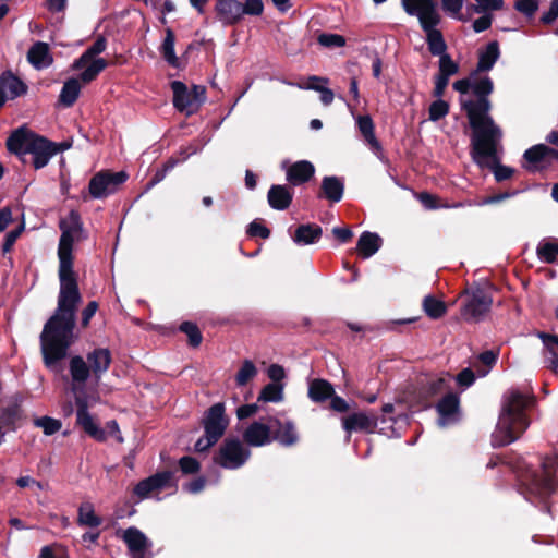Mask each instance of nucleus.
Returning a JSON list of instances; mask_svg holds the SVG:
<instances>
[{
	"label": "nucleus",
	"mask_w": 558,
	"mask_h": 558,
	"mask_svg": "<svg viewBox=\"0 0 558 558\" xmlns=\"http://www.w3.org/2000/svg\"><path fill=\"white\" fill-rule=\"evenodd\" d=\"M62 231L59 247L60 291L53 315L47 320L40 335V351L45 366L60 373L61 362L77 340L75 333L76 311L82 301L76 275L73 271V243L81 239L83 226L80 215L72 210L61 219Z\"/></svg>",
	"instance_id": "nucleus-1"
},
{
	"label": "nucleus",
	"mask_w": 558,
	"mask_h": 558,
	"mask_svg": "<svg viewBox=\"0 0 558 558\" xmlns=\"http://www.w3.org/2000/svg\"><path fill=\"white\" fill-rule=\"evenodd\" d=\"M86 359L87 362L81 355H74L69 362L70 390L77 407L76 422L90 437L104 440L105 433L95 424L88 412V407L98 399L87 395V380L92 375L96 381L101 378L110 366L111 354L108 349L98 348L89 352Z\"/></svg>",
	"instance_id": "nucleus-2"
},
{
	"label": "nucleus",
	"mask_w": 558,
	"mask_h": 558,
	"mask_svg": "<svg viewBox=\"0 0 558 558\" xmlns=\"http://www.w3.org/2000/svg\"><path fill=\"white\" fill-rule=\"evenodd\" d=\"M476 71L466 78L453 83L454 90L461 94L460 104L465 111L473 134L493 129H500L489 116L492 108L488 96L494 89L493 81L488 76L478 77Z\"/></svg>",
	"instance_id": "nucleus-3"
},
{
	"label": "nucleus",
	"mask_w": 558,
	"mask_h": 558,
	"mask_svg": "<svg viewBox=\"0 0 558 558\" xmlns=\"http://www.w3.org/2000/svg\"><path fill=\"white\" fill-rule=\"evenodd\" d=\"M532 402L526 395L512 390L505 395L502 408L495 430L492 434L494 447L514 442L530 425L524 410Z\"/></svg>",
	"instance_id": "nucleus-4"
},
{
	"label": "nucleus",
	"mask_w": 558,
	"mask_h": 558,
	"mask_svg": "<svg viewBox=\"0 0 558 558\" xmlns=\"http://www.w3.org/2000/svg\"><path fill=\"white\" fill-rule=\"evenodd\" d=\"M402 8L411 15L418 19L422 29L426 34L428 50L433 56H444L447 52V44L442 34L436 26L440 23V14L434 0H401Z\"/></svg>",
	"instance_id": "nucleus-5"
},
{
	"label": "nucleus",
	"mask_w": 558,
	"mask_h": 558,
	"mask_svg": "<svg viewBox=\"0 0 558 558\" xmlns=\"http://www.w3.org/2000/svg\"><path fill=\"white\" fill-rule=\"evenodd\" d=\"M501 136L502 132L500 129H493L492 131L481 132L472 136L473 160L478 167L490 169L498 182L510 179L513 174L512 168L499 162L497 145Z\"/></svg>",
	"instance_id": "nucleus-6"
},
{
	"label": "nucleus",
	"mask_w": 558,
	"mask_h": 558,
	"mask_svg": "<svg viewBox=\"0 0 558 558\" xmlns=\"http://www.w3.org/2000/svg\"><path fill=\"white\" fill-rule=\"evenodd\" d=\"M8 149L17 155H32L35 169H41L58 153L56 144L20 128L7 141Z\"/></svg>",
	"instance_id": "nucleus-7"
},
{
	"label": "nucleus",
	"mask_w": 558,
	"mask_h": 558,
	"mask_svg": "<svg viewBox=\"0 0 558 558\" xmlns=\"http://www.w3.org/2000/svg\"><path fill=\"white\" fill-rule=\"evenodd\" d=\"M228 424L225 404L218 402L211 405L203 418L205 435L195 442V450L203 452L214 446L225 434Z\"/></svg>",
	"instance_id": "nucleus-8"
},
{
	"label": "nucleus",
	"mask_w": 558,
	"mask_h": 558,
	"mask_svg": "<svg viewBox=\"0 0 558 558\" xmlns=\"http://www.w3.org/2000/svg\"><path fill=\"white\" fill-rule=\"evenodd\" d=\"M251 451L236 438H228L223 441L215 462L221 468L236 470L245 464Z\"/></svg>",
	"instance_id": "nucleus-9"
},
{
	"label": "nucleus",
	"mask_w": 558,
	"mask_h": 558,
	"mask_svg": "<svg viewBox=\"0 0 558 558\" xmlns=\"http://www.w3.org/2000/svg\"><path fill=\"white\" fill-rule=\"evenodd\" d=\"M128 180V173L124 171L110 172L100 171L89 181V193L93 198L100 199L116 193L120 185Z\"/></svg>",
	"instance_id": "nucleus-10"
},
{
	"label": "nucleus",
	"mask_w": 558,
	"mask_h": 558,
	"mask_svg": "<svg viewBox=\"0 0 558 558\" xmlns=\"http://www.w3.org/2000/svg\"><path fill=\"white\" fill-rule=\"evenodd\" d=\"M122 541L131 558H153L151 541L137 527L130 526L122 531Z\"/></svg>",
	"instance_id": "nucleus-11"
},
{
	"label": "nucleus",
	"mask_w": 558,
	"mask_h": 558,
	"mask_svg": "<svg viewBox=\"0 0 558 558\" xmlns=\"http://www.w3.org/2000/svg\"><path fill=\"white\" fill-rule=\"evenodd\" d=\"M175 486L173 473L163 471L138 482L133 492L140 499H146L149 498L153 493H159L166 488Z\"/></svg>",
	"instance_id": "nucleus-12"
},
{
	"label": "nucleus",
	"mask_w": 558,
	"mask_h": 558,
	"mask_svg": "<svg viewBox=\"0 0 558 558\" xmlns=\"http://www.w3.org/2000/svg\"><path fill=\"white\" fill-rule=\"evenodd\" d=\"M492 298L483 290H476L472 293L470 300L462 310V316L466 320H481L492 306Z\"/></svg>",
	"instance_id": "nucleus-13"
},
{
	"label": "nucleus",
	"mask_w": 558,
	"mask_h": 558,
	"mask_svg": "<svg viewBox=\"0 0 558 558\" xmlns=\"http://www.w3.org/2000/svg\"><path fill=\"white\" fill-rule=\"evenodd\" d=\"M272 425L262 421H254L250 424L242 436L244 441L252 447H263L272 441Z\"/></svg>",
	"instance_id": "nucleus-14"
},
{
	"label": "nucleus",
	"mask_w": 558,
	"mask_h": 558,
	"mask_svg": "<svg viewBox=\"0 0 558 558\" xmlns=\"http://www.w3.org/2000/svg\"><path fill=\"white\" fill-rule=\"evenodd\" d=\"M459 398L454 393H447L437 404L439 414L438 425L447 427L457 423L460 418Z\"/></svg>",
	"instance_id": "nucleus-15"
},
{
	"label": "nucleus",
	"mask_w": 558,
	"mask_h": 558,
	"mask_svg": "<svg viewBox=\"0 0 558 558\" xmlns=\"http://www.w3.org/2000/svg\"><path fill=\"white\" fill-rule=\"evenodd\" d=\"M551 149L545 144H537L526 149L523 157L529 163L527 170L536 171L549 166L551 163Z\"/></svg>",
	"instance_id": "nucleus-16"
},
{
	"label": "nucleus",
	"mask_w": 558,
	"mask_h": 558,
	"mask_svg": "<svg viewBox=\"0 0 558 558\" xmlns=\"http://www.w3.org/2000/svg\"><path fill=\"white\" fill-rule=\"evenodd\" d=\"M215 10L225 25L238 24L243 17L242 2L239 0H217Z\"/></svg>",
	"instance_id": "nucleus-17"
},
{
	"label": "nucleus",
	"mask_w": 558,
	"mask_h": 558,
	"mask_svg": "<svg viewBox=\"0 0 558 558\" xmlns=\"http://www.w3.org/2000/svg\"><path fill=\"white\" fill-rule=\"evenodd\" d=\"M378 425V420L363 412L353 413L342 420L343 429L350 435L352 432L372 433Z\"/></svg>",
	"instance_id": "nucleus-18"
},
{
	"label": "nucleus",
	"mask_w": 558,
	"mask_h": 558,
	"mask_svg": "<svg viewBox=\"0 0 558 558\" xmlns=\"http://www.w3.org/2000/svg\"><path fill=\"white\" fill-rule=\"evenodd\" d=\"M527 490L539 499H545L555 490L554 478L548 474L542 476L533 474L525 478Z\"/></svg>",
	"instance_id": "nucleus-19"
},
{
	"label": "nucleus",
	"mask_w": 558,
	"mask_h": 558,
	"mask_svg": "<svg viewBox=\"0 0 558 558\" xmlns=\"http://www.w3.org/2000/svg\"><path fill=\"white\" fill-rule=\"evenodd\" d=\"M171 88L173 92V105L179 111L185 112L187 116L196 112L194 102L192 101V93L184 83L173 81Z\"/></svg>",
	"instance_id": "nucleus-20"
},
{
	"label": "nucleus",
	"mask_w": 558,
	"mask_h": 558,
	"mask_svg": "<svg viewBox=\"0 0 558 558\" xmlns=\"http://www.w3.org/2000/svg\"><path fill=\"white\" fill-rule=\"evenodd\" d=\"M276 430L272 440H277L283 447H292L299 441V434L292 421L275 420Z\"/></svg>",
	"instance_id": "nucleus-21"
},
{
	"label": "nucleus",
	"mask_w": 558,
	"mask_h": 558,
	"mask_svg": "<svg viewBox=\"0 0 558 558\" xmlns=\"http://www.w3.org/2000/svg\"><path fill=\"white\" fill-rule=\"evenodd\" d=\"M323 229L315 223L300 225L293 235L292 241L299 246L312 245L319 241Z\"/></svg>",
	"instance_id": "nucleus-22"
},
{
	"label": "nucleus",
	"mask_w": 558,
	"mask_h": 558,
	"mask_svg": "<svg viewBox=\"0 0 558 558\" xmlns=\"http://www.w3.org/2000/svg\"><path fill=\"white\" fill-rule=\"evenodd\" d=\"M27 60L37 70L48 68L53 61L48 44L35 43L28 50Z\"/></svg>",
	"instance_id": "nucleus-23"
},
{
	"label": "nucleus",
	"mask_w": 558,
	"mask_h": 558,
	"mask_svg": "<svg viewBox=\"0 0 558 558\" xmlns=\"http://www.w3.org/2000/svg\"><path fill=\"white\" fill-rule=\"evenodd\" d=\"M356 125L359 131L363 135L365 142L369 145L373 153L381 158V145L375 136L374 123L369 116H359L356 118Z\"/></svg>",
	"instance_id": "nucleus-24"
},
{
	"label": "nucleus",
	"mask_w": 558,
	"mask_h": 558,
	"mask_svg": "<svg viewBox=\"0 0 558 558\" xmlns=\"http://www.w3.org/2000/svg\"><path fill=\"white\" fill-rule=\"evenodd\" d=\"M315 172V168L312 162L307 160H301L294 162L287 171V180L293 185H299L307 182Z\"/></svg>",
	"instance_id": "nucleus-25"
},
{
	"label": "nucleus",
	"mask_w": 558,
	"mask_h": 558,
	"mask_svg": "<svg viewBox=\"0 0 558 558\" xmlns=\"http://www.w3.org/2000/svg\"><path fill=\"white\" fill-rule=\"evenodd\" d=\"M267 198L271 208L284 210L292 202V193L284 185H272L268 191Z\"/></svg>",
	"instance_id": "nucleus-26"
},
{
	"label": "nucleus",
	"mask_w": 558,
	"mask_h": 558,
	"mask_svg": "<svg viewBox=\"0 0 558 558\" xmlns=\"http://www.w3.org/2000/svg\"><path fill=\"white\" fill-rule=\"evenodd\" d=\"M381 246V239L377 233L364 231L357 241V251L364 258L373 256Z\"/></svg>",
	"instance_id": "nucleus-27"
},
{
	"label": "nucleus",
	"mask_w": 558,
	"mask_h": 558,
	"mask_svg": "<svg viewBox=\"0 0 558 558\" xmlns=\"http://www.w3.org/2000/svg\"><path fill=\"white\" fill-rule=\"evenodd\" d=\"M335 393V389L330 383L325 379H313L308 384V398L313 402H324L330 399Z\"/></svg>",
	"instance_id": "nucleus-28"
},
{
	"label": "nucleus",
	"mask_w": 558,
	"mask_h": 558,
	"mask_svg": "<svg viewBox=\"0 0 558 558\" xmlns=\"http://www.w3.org/2000/svg\"><path fill=\"white\" fill-rule=\"evenodd\" d=\"M500 51L497 41L487 44L484 50L480 52L476 72H486L493 69L499 59Z\"/></svg>",
	"instance_id": "nucleus-29"
},
{
	"label": "nucleus",
	"mask_w": 558,
	"mask_h": 558,
	"mask_svg": "<svg viewBox=\"0 0 558 558\" xmlns=\"http://www.w3.org/2000/svg\"><path fill=\"white\" fill-rule=\"evenodd\" d=\"M81 93V83L78 78H70L64 82L60 95L59 102L69 108L74 105Z\"/></svg>",
	"instance_id": "nucleus-30"
},
{
	"label": "nucleus",
	"mask_w": 558,
	"mask_h": 558,
	"mask_svg": "<svg viewBox=\"0 0 558 558\" xmlns=\"http://www.w3.org/2000/svg\"><path fill=\"white\" fill-rule=\"evenodd\" d=\"M323 192L330 202L341 201L344 192L343 182L337 177H325L322 182Z\"/></svg>",
	"instance_id": "nucleus-31"
},
{
	"label": "nucleus",
	"mask_w": 558,
	"mask_h": 558,
	"mask_svg": "<svg viewBox=\"0 0 558 558\" xmlns=\"http://www.w3.org/2000/svg\"><path fill=\"white\" fill-rule=\"evenodd\" d=\"M107 41L104 37H98L95 43L87 48L84 53L74 61L72 68L74 70L83 69L92 59L106 50Z\"/></svg>",
	"instance_id": "nucleus-32"
},
{
	"label": "nucleus",
	"mask_w": 558,
	"mask_h": 558,
	"mask_svg": "<svg viewBox=\"0 0 558 558\" xmlns=\"http://www.w3.org/2000/svg\"><path fill=\"white\" fill-rule=\"evenodd\" d=\"M539 338L548 353L547 360L553 372L558 374V336L539 333Z\"/></svg>",
	"instance_id": "nucleus-33"
},
{
	"label": "nucleus",
	"mask_w": 558,
	"mask_h": 558,
	"mask_svg": "<svg viewBox=\"0 0 558 558\" xmlns=\"http://www.w3.org/2000/svg\"><path fill=\"white\" fill-rule=\"evenodd\" d=\"M175 36L171 28L166 29V36L160 47L163 59L173 68L179 66V59L174 52Z\"/></svg>",
	"instance_id": "nucleus-34"
},
{
	"label": "nucleus",
	"mask_w": 558,
	"mask_h": 558,
	"mask_svg": "<svg viewBox=\"0 0 558 558\" xmlns=\"http://www.w3.org/2000/svg\"><path fill=\"white\" fill-rule=\"evenodd\" d=\"M4 93L7 98L14 99L26 93V85L16 76L9 75L8 77H3L0 87Z\"/></svg>",
	"instance_id": "nucleus-35"
},
{
	"label": "nucleus",
	"mask_w": 558,
	"mask_h": 558,
	"mask_svg": "<svg viewBox=\"0 0 558 558\" xmlns=\"http://www.w3.org/2000/svg\"><path fill=\"white\" fill-rule=\"evenodd\" d=\"M78 524L84 526L97 527L101 524V519L95 514L90 502H83L78 508Z\"/></svg>",
	"instance_id": "nucleus-36"
},
{
	"label": "nucleus",
	"mask_w": 558,
	"mask_h": 558,
	"mask_svg": "<svg viewBox=\"0 0 558 558\" xmlns=\"http://www.w3.org/2000/svg\"><path fill=\"white\" fill-rule=\"evenodd\" d=\"M497 362V353L489 350L481 353L476 361L473 363V367H475L476 373L480 377H484L488 374L490 368Z\"/></svg>",
	"instance_id": "nucleus-37"
},
{
	"label": "nucleus",
	"mask_w": 558,
	"mask_h": 558,
	"mask_svg": "<svg viewBox=\"0 0 558 558\" xmlns=\"http://www.w3.org/2000/svg\"><path fill=\"white\" fill-rule=\"evenodd\" d=\"M107 62L102 58L92 59L84 68L85 70L81 73L80 78L83 83H89L94 81L97 75L105 70Z\"/></svg>",
	"instance_id": "nucleus-38"
},
{
	"label": "nucleus",
	"mask_w": 558,
	"mask_h": 558,
	"mask_svg": "<svg viewBox=\"0 0 558 558\" xmlns=\"http://www.w3.org/2000/svg\"><path fill=\"white\" fill-rule=\"evenodd\" d=\"M283 399V385L269 383L260 391L258 401L279 402Z\"/></svg>",
	"instance_id": "nucleus-39"
},
{
	"label": "nucleus",
	"mask_w": 558,
	"mask_h": 558,
	"mask_svg": "<svg viewBox=\"0 0 558 558\" xmlns=\"http://www.w3.org/2000/svg\"><path fill=\"white\" fill-rule=\"evenodd\" d=\"M537 255L545 263L555 262L558 256V240L544 241L537 246Z\"/></svg>",
	"instance_id": "nucleus-40"
},
{
	"label": "nucleus",
	"mask_w": 558,
	"mask_h": 558,
	"mask_svg": "<svg viewBox=\"0 0 558 558\" xmlns=\"http://www.w3.org/2000/svg\"><path fill=\"white\" fill-rule=\"evenodd\" d=\"M257 373L258 371L255 364L251 360H244L235 376L236 385L240 387L245 386Z\"/></svg>",
	"instance_id": "nucleus-41"
},
{
	"label": "nucleus",
	"mask_w": 558,
	"mask_h": 558,
	"mask_svg": "<svg viewBox=\"0 0 558 558\" xmlns=\"http://www.w3.org/2000/svg\"><path fill=\"white\" fill-rule=\"evenodd\" d=\"M423 307L427 316L434 319L440 318L446 312V306L444 302L437 300L432 295H427L424 298Z\"/></svg>",
	"instance_id": "nucleus-42"
},
{
	"label": "nucleus",
	"mask_w": 558,
	"mask_h": 558,
	"mask_svg": "<svg viewBox=\"0 0 558 558\" xmlns=\"http://www.w3.org/2000/svg\"><path fill=\"white\" fill-rule=\"evenodd\" d=\"M34 425L41 428L46 436H51L58 433L62 427L61 421L51 416L37 417L34 420Z\"/></svg>",
	"instance_id": "nucleus-43"
},
{
	"label": "nucleus",
	"mask_w": 558,
	"mask_h": 558,
	"mask_svg": "<svg viewBox=\"0 0 558 558\" xmlns=\"http://www.w3.org/2000/svg\"><path fill=\"white\" fill-rule=\"evenodd\" d=\"M180 330L189 337V342L192 347H198L202 342V333L198 327L191 322H184L180 325Z\"/></svg>",
	"instance_id": "nucleus-44"
},
{
	"label": "nucleus",
	"mask_w": 558,
	"mask_h": 558,
	"mask_svg": "<svg viewBox=\"0 0 558 558\" xmlns=\"http://www.w3.org/2000/svg\"><path fill=\"white\" fill-rule=\"evenodd\" d=\"M459 65L452 60V58L446 53L439 57V74L440 76L449 78L451 75L457 74Z\"/></svg>",
	"instance_id": "nucleus-45"
},
{
	"label": "nucleus",
	"mask_w": 558,
	"mask_h": 558,
	"mask_svg": "<svg viewBox=\"0 0 558 558\" xmlns=\"http://www.w3.org/2000/svg\"><path fill=\"white\" fill-rule=\"evenodd\" d=\"M319 45L327 48L343 47L345 45V38L339 34L323 33L317 37Z\"/></svg>",
	"instance_id": "nucleus-46"
},
{
	"label": "nucleus",
	"mask_w": 558,
	"mask_h": 558,
	"mask_svg": "<svg viewBox=\"0 0 558 558\" xmlns=\"http://www.w3.org/2000/svg\"><path fill=\"white\" fill-rule=\"evenodd\" d=\"M449 112V105L442 100L441 98H438L437 100L433 101L429 106V120L432 121H438L441 118L446 117Z\"/></svg>",
	"instance_id": "nucleus-47"
},
{
	"label": "nucleus",
	"mask_w": 558,
	"mask_h": 558,
	"mask_svg": "<svg viewBox=\"0 0 558 558\" xmlns=\"http://www.w3.org/2000/svg\"><path fill=\"white\" fill-rule=\"evenodd\" d=\"M475 4L472 7L476 13H489L502 9L504 0H474Z\"/></svg>",
	"instance_id": "nucleus-48"
},
{
	"label": "nucleus",
	"mask_w": 558,
	"mask_h": 558,
	"mask_svg": "<svg viewBox=\"0 0 558 558\" xmlns=\"http://www.w3.org/2000/svg\"><path fill=\"white\" fill-rule=\"evenodd\" d=\"M444 12L453 19H461L464 0H440Z\"/></svg>",
	"instance_id": "nucleus-49"
},
{
	"label": "nucleus",
	"mask_w": 558,
	"mask_h": 558,
	"mask_svg": "<svg viewBox=\"0 0 558 558\" xmlns=\"http://www.w3.org/2000/svg\"><path fill=\"white\" fill-rule=\"evenodd\" d=\"M24 229H25V223H24V221H22L15 229L9 231L5 234L4 241H3V244H2V252H3V254H7V253H9L12 250L14 243L20 238V235L22 234Z\"/></svg>",
	"instance_id": "nucleus-50"
},
{
	"label": "nucleus",
	"mask_w": 558,
	"mask_h": 558,
	"mask_svg": "<svg viewBox=\"0 0 558 558\" xmlns=\"http://www.w3.org/2000/svg\"><path fill=\"white\" fill-rule=\"evenodd\" d=\"M299 87L318 92L320 94V101L325 106H329L335 99L333 92L324 85H299Z\"/></svg>",
	"instance_id": "nucleus-51"
},
{
	"label": "nucleus",
	"mask_w": 558,
	"mask_h": 558,
	"mask_svg": "<svg viewBox=\"0 0 558 558\" xmlns=\"http://www.w3.org/2000/svg\"><path fill=\"white\" fill-rule=\"evenodd\" d=\"M514 9L520 13L531 17L538 9L537 0H515Z\"/></svg>",
	"instance_id": "nucleus-52"
},
{
	"label": "nucleus",
	"mask_w": 558,
	"mask_h": 558,
	"mask_svg": "<svg viewBox=\"0 0 558 558\" xmlns=\"http://www.w3.org/2000/svg\"><path fill=\"white\" fill-rule=\"evenodd\" d=\"M242 11H243V16L244 15H253V16L262 15L263 11H264L263 0H245V2L242 3Z\"/></svg>",
	"instance_id": "nucleus-53"
},
{
	"label": "nucleus",
	"mask_w": 558,
	"mask_h": 558,
	"mask_svg": "<svg viewBox=\"0 0 558 558\" xmlns=\"http://www.w3.org/2000/svg\"><path fill=\"white\" fill-rule=\"evenodd\" d=\"M180 469L185 474H193L199 470V463L192 457H183L179 461Z\"/></svg>",
	"instance_id": "nucleus-54"
},
{
	"label": "nucleus",
	"mask_w": 558,
	"mask_h": 558,
	"mask_svg": "<svg viewBox=\"0 0 558 558\" xmlns=\"http://www.w3.org/2000/svg\"><path fill=\"white\" fill-rule=\"evenodd\" d=\"M98 310V303L96 301H90L86 307L82 312L81 326L83 328L87 327L93 316L96 314Z\"/></svg>",
	"instance_id": "nucleus-55"
},
{
	"label": "nucleus",
	"mask_w": 558,
	"mask_h": 558,
	"mask_svg": "<svg viewBox=\"0 0 558 558\" xmlns=\"http://www.w3.org/2000/svg\"><path fill=\"white\" fill-rule=\"evenodd\" d=\"M492 22L493 15L490 13H483L481 17L473 22L472 27L475 33H481L488 29L492 25Z\"/></svg>",
	"instance_id": "nucleus-56"
},
{
	"label": "nucleus",
	"mask_w": 558,
	"mask_h": 558,
	"mask_svg": "<svg viewBox=\"0 0 558 558\" xmlns=\"http://www.w3.org/2000/svg\"><path fill=\"white\" fill-rule=\"evenodd\" d=\"M192 101L194 102L195 110L197 111L202 104L206 100V88L203 85H193Z\"/></svg>",
	"instance_id": "nucleus-57"
},
{
	"label": "nucleus",
	"mask_w": 558,
	"mask_h": 558,
	"mask_svg": "<svg viewBox=\"0 0 558 558\" xmlns=\"http://www.w3.org/2000/svg\"><path fill=\"white\" fill-rule=\"evenodd\" d=\"M474 372L469 367L464 368L457 375V383L464 388L470 387L474 383Z\"/></svg>",
	"instance_id": "nucleus-58"
},
{
	"label": "nucleus",
	"mask_w": 558,
	"mask_h": 558,
	"mask_svg": "<svg viewBox=\"0 0 558 558\" xmlns=\"http://www.w3.org/2000/svg\"><path fill=\"white\" fill-rule=\"evenodd\" d=\"M267 375L272 383L280 384V381L286 377V371L279 364H271L267 369Z\"/></svg>",
	"instance_id": "nucleus-59"
},
{
	"label": "nucleus",
	"mask_w": 558,
	"mask_h": 558,
	"mask_svg": "<svg viewBox=\"0 0 558 558\" xmlns=\"http://www.w3.org/2000/svg\"><path fill=\"white\" fill-rule=\"evenodd\" d=\"M247 232L251 236H259L262 239H267L270 235V231L264 225L256 221L248 226Z\"/></svg>",
	"instance_id": "nucleus-60"
},
{
	"label": "nucleus",
	"mask_w": 558,
	"mask_h": 558,
	"mask_svg": "<svg viewBox=\"0 0 558 558\" xmlns=\"http://www.w3.org/2000/svg\"><path fill=\"white\" fill-rule=\"evenodd\" d=\"M517 192H512V193H509V192H505V193H500V194H497V195H493V196H488V197H485L483 198L482 201L475 203L476 206H485V205H490V204H496V203H500L507 198H510L511 196L515 195Z\"/></svg>",
	"instance_id": "nucleus-61"
},
{
	"label": "nucleus",
	"mask_w": 558,
	"mask_h": 558,
	"mask_svg": "<svg viewBox=\"0 0 558 558\" xmlns=\"http://www.w3.org/2000/svg\"><path fill=\"white\" fill-rule=\"evenodd\" d=\"M558 17V0H553L549 7V10L545 12L541 21L545 24L553 23Z\"/></svg>",
	"instance_id": "nucleus-62"
},
{
	"label": "nucleus",
	"mask_w": 558,
	"mask_h": 558,
	"mask_svg": "<svg viewBox=\"0 0 558 558\" xmlns=\"http://www.w3.org/2000/svg\"><path fill=\"white\" fill-rule=\"evenodd\" d=\"M258 410V405L255 403L252 404H244L238 408L236 410V416L239 420L247 418L252 415H254Z\"/></svg>",
	"instance_id": "nucleus-63"
},
{
	"label": "nucleus",
	"mask_w": 558,
	"mask_h": 558,
	"mask_svg": "<svg viewBox=\"0 0 558 558\" xmlns=\"http://www.w3.org/2000/svg\"><path fill=\"white\" fill-rule=\"evenodd\" d=\"M330 407L333 411L343 413L349 410V404L343 398L333 393L332 397H330Z\"/></svg>",
	"instance_id": "nucleus-64"
}]
</instances>
